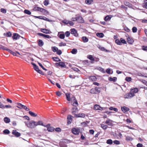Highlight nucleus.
I'll return each instance as SVG.
<instances>
[{
    "mask_svg": "<svg viewBox=\"0 0 147 147\" xmlns=\"http://www.w3.org/2000/svg\"><path fill=\"white\" fill-rule=\"evenodd\" d=\"M25 123L26 125L28 128H33L35 127V121H34L32 120L29 122H25Z\"/></svg>",
    "mask_w": 147,
    "mask_h": 147,
    "instance_id": "1",
    "label": "nucleus"
},
{
    "mask_svg": "<svg viewBox=\"0 0 147 147\" xmlns=\"http://www.w3.org/2000/svg\"><path fill=\"white\" fill-rule=\"evenodd\" d=\"M55 65L57 67H66L65 63L62 62L56 63Z\"/></svg>",
    "mask_w": 147,
    "mask_h": 147,
    "instance_id": "2",
    "label": "nucleus"
},
{
    "mask_svg": "<svg viewBox=\"0 0 147 147\" xmlns=\"http://www.w3.org/2000/svg\"><path fill=\"white\" fill-rule=\"evenodd\" d=\"M78 108L77 107H74L72 109V113L73 115H75V117L76 115H77L76 113L78 112Z\"/></svg>",
    "mask_w": 147,
    "mask_h": 147,
    "instance_id": "3",
    "label": "nucleus"
},
{
    "mask_svg": "<svg viewBox=\"0 0 147 147\" xmlns=\"http://www.w3.org/2000/svg\"><path fill=\"white\" fill-rule=\"evenodd\" d=\"M71 33L74 34L76 37H77L78 35L77 31L74 28L71 29Z\"/></svg>",
    "mask_w": 147,
    "mask_h": 147,
    "instance_id": "4",
    "label": "nucleus"
},
{
    "mask_svg": "<svg viewBox=\"0 0 147 147\" xmlns=\"http://www.w3.org/2000/svg\"><path fill=\"white\" fill-rule=\"evenodd\" d=\"M134 96V95H133L131 92H130L129 93H127L125 94L124 96V98H129Z\"/></svg>",
    "mask_w": 147,
    "mask_h": 147,
    "instance_id": "5",
    "label": "nucleus"
},
{
    "mask_svg": "<svg viewBox=\"0 0 147 147\" xmlns=\"http://www.w3.org/2000/svg\"><path fill=\"white\" fill-rule=\"evenodd\" d=\"M36 10H37L38 11H41V12L44 13H47V11L45 9L40 8L39 7H37L36 9Z\"/></svg>",
    "mask_w": 147,
    "mask_h": 147,
    "instance_id": "6",
    "label": "nucleus"
},
{
    "mask_svg": "<svg viewBox=\"0 0 147 147\" xmlns=\"http://www.w3.org/2000/svg\"><path fill=\"white\" fill-rule=\"evenodd\" d=\"M77 21L79 23H84V20L83 18L81 16L77 17Z\"/></svg>",
    "mask_w": 147,
    "mask_h": 147,
    "instance_id": "7",
    "label": "nucleus"
},
{
    "mask_svg": "<svg viewBox=\"0 0 147 147\" xmlns=\"http://www.w3.org/2000/svg\"><path fill=\"white\" fill-rule=\"evenodd\" d=\"M72 105L75 107L77 106L78 105V104L77 100L76 99L75 97H74L73 100L72 101Z\"/></svg>",
    "mask_w": 147,
    "mask_h": 147,
    "instance_id": "8",
    "label": "nucleus"
},
{
    "mask_svg": "<svg viewBox=\"0 0 147 147\" xmlns=\"http://www.w3.org/2000/svg\"><path fill=\"white\" fill-rule=\"evenodd\" d=\"M138 89L137 88H135L132 89L131 90L130 92L131 94L134 95V96H135V94L138 92Z\"/></svg>",
    "mask_w": 147,
    "mask_h": 147,
    "instance_id": "9",
    "label": "nucleus"
},
{
    "mask_svg": "<svg viewBox=\"0 0 147 147\" xmlns=\"http://www.w3.org/2000/svg\"><path fill=\"white\" fill-rule=\"evenodd\" d=\"M94 108L95 110H100L102 111L103 110V108L98 105H95L94 106Z\"/></svg>",
    "mask_w": 147,
    "mask_h": 147,
    "instance_id": "10",
    "label": "nucleus"
},
{
    "mask_svg": "<svg viewBox=\"0 0 147 147\" xmlns=\"http://www.w3.org/2000/svg\"><path fill=\"white\" fill-rule=\"evenodd\" d=\"M49 125L48 124L46 126V127H47V130L49 131L52 132L54 131L55 128L53 127H49Z\"/></svg>",
    "mask_w": 147,
    "mask_h": 147,
    "instance_id": "11",
    "label": "nucleus"
},
{
    "mask_svg": "<svg viewBox=\"0 0 147 147\" xmlns=\"http://www.w3.org/2000/svg\"><path fill=\"white\" fill-rule=\"evenodd\" d=\"M72 133L75 135L78 134L79 133L78 130L75 128H73L71 129Z\"/></svg>",
    "mask_w": 147,
    "mask_h": 147,
    "instance_id": "12",
    "label": "nucleus"
},
{
    "mask_svg": "<svg viewBox=\"0 0 147 147\" xmlns=\"http://www.w3.org/2000/svg\"><path fill=\"white\" fill-rule=\"evenodd\" d=\"M113 121L111 120L108 119H107L105 121V123L107 124L108 125L112 126L113 125Z\"/></svg>",
    "mask_w": 147,
    "mask_h": 147,
    "instance_id": "13",
    "label": "nucleus"
},
{
    "mask_svg": "<svg viewBox=\"0 0 147 147\" xmlns=\"http://www.w3.org/2000/svg\"><path fill=\"white\" fill-rule=\"evenodd\" d=\"M85 116V115L83 113H79L76 115L75 117L84 118Z\"/></svg>",
    "mask_w": 147,
    "mask_h": 147,
    "instance_id": "14",
    "label": "nucleus"
},
{
    "mask_svg": "<svg viewBox=\"0 0 147 147\" xmlns=\"http://www.w3.org/2000/svg\"><path fill=\"white\" fill-rule=\"evenodd\" d=\"M72 116L71 115H68L67 117V123L70 124L72 121Z\"/></svg>",
    "mask_w": 147,
    "mask_h": 147,
    "instance_id": "15",
    "label": "nucleus"
},
{
    "mask_svg": "<svg viewBox=\"0 0 147 147\" xmlns=\"http://www.w3.org/2000/svg\"><path fill=\"white\" fill-rule=\"evenodd\" d=\"M38 125H42L43 126H45V125H43V122L41 121H39L37 122H35V127Z\"/></svg>",
    "mask_w": 147,
    "mask_h": 147,
    "instance_id": "16",
    "label": "nucleus"
},
{
    "mask_svg": "<svg viewBox=\"0 0 147 147\" xmlns=\"http://www.w3.org/2000/svg\"><path fill=\"white\" fill-rule=\"evenodd\" d=\"M62 32H58L57 36L58 37L61 39H64L65 38V36L64 34H60V33Z\"/></svg>",
    "mask_w": 147,
    "mask_h": 147,
    "instance_id": "17",
    "label": "nucleus"
},
{
    "mask_svg": "<svg viewBox=\"0 0 147 147\" xmlns=\"http://www.w3.org/2000/svg\"><path fill=\"white\" fill-rule=\"evenodd\" d=\"M40 31L45 34H49L50 33V30L46 29L41 28Z\"/></svg>",
    "mask_w": 147,
    "mask_h": 147,
    "instance_id": "18",
    "label": "nucleus"
},
{
    "mask_svg": "<svg viewBox=\"0 0 147 147\" xmlns=\"http://www.w3.org/2000/svg\"><path fill=\"white\" fill-rule=\"evenodd\" d=\"M121 109L125 113L129 110V109L125 107H121Z\"/></svg>",
    "mask_w": 147,
    "mask_h": 147,
    "instance_id": "19",
    "label": "nucleus"
},
{
    "mask_svg": "<svg viewBox=\"0 0 147 147\" xmlns=\"http://www.w3.org/2000/svg\"><path fill=\"white\" fill-rule=\"evenodd\" d=\"M90 80L94 82L96 81L97 80V78L95 76H91L89 77V78Z\"/></svg>",
    "mask_w": 147,
    "mask_h": 147,
    "instance_id": "20",
    "label": "nucleus"
},
{
    "mask_svg": "<svg viewBox=\"0 0 147 147\" xmlns=\"http://www.w3.org/2000/svg\"><path fill=\"white\" fill-rule=\"evenodd\" d=\"M18 37V34L16 33H14L13 34L12 38L13 40H16L17 39Z\"/></svg>",
    "mask_w": 147,
    "mask_h": 147,
    "instance_id": "21",
    "label": "nucleus"
},
{
    "mask_svg": "<svg viewBox=\"0 0 147 147\" xmlns=\"http://www.w3.org/2000/svg\"><path fill=\"white\" fill-rule=\"evenodd\" d=\"M4 121L7 123H9L10 121V119L8 117H6L4 118L3 119Z\"/></svg>",
    "mask_w": 147,
    "mask_h": 147,
    "instance_id": "22",
    "label": "nucleus"
},
{
    "mask_svg": "<svg viewBox=\"0 0 147 147\" xmlns=\"http://www.w3.org/2000/svg\"><path fill=\"white\" fill-rule=\"evenodd\" d=\"M12 134L15 135L16 137H18V132H17L15 130H13L12 132Z\"/></svg>",
    "mask_w": 147,
    "mask_h": 147,
    "instance_id": "23",
    "label": "nucleus"
},
{
    "mask_svg": "<svg viewBox=\"0 0 147 147\" xmlns=\"http://www.w3.org/2000/svg\"><path fill=\"white\" fill-rule=\"evenodd\" d=\"M127 40L128 43L130 44H132L134 42L133 40L129 37L127 38Z\"/></svg>",
    "mask_w": 147,
    "mask_h": 147,
    "instance_id": "24",
    "label": "nucleus"
},
{
    "mask_svg": "<svg viewBox=\"0 0 147 147\" xmlns=\"http://www.w3.org/2000/svg\"><path fill=\"white\" fill-rule=\"evenodd\" d=\"M37 18L49 21L48 19L45 16H40L37 17Z\"/></svg>",
    "mask_w": 147,
    "mask_h": 147,
    "instance_id": "25",
    "label": "nucleus"
},
{
    "mask_svg": "<svg viewBox=\"0 0 147 147\" xmlns=\"http://www.w3.org/2000/svg\"><path fill=\"white\" fill-rule=\"evenodd\" d=\"M108 80L109 81L115 82L117 80V78L116 77H114L113 78L109 77Z\"/></svg>",
    "mask_w": 147,
    "mask_h": 147,
    "instance_id": "26",
    "label": "nucleus"
},
{
    "mask_svg": "<svg viewBox=\"0 0 147 147\" xmlns=\"http://www.w3.org/2000/svg\"><path fill=\"white\" fill-rule=\"evenodd\" d=\"M4 35L7 37H10L11 36L12 34L10 32H8L7 33H4Z\"/></svg>",
    "mask_w": 147,
    "mask_h": 147,
    "instance_id": "27",
    "label": "nucleus"
},
{
    "mask_svg": "<svg viewBox=\"0 0 147 147\" xmlns=\"http://www.w3.org/2000/svg\"><path fill=\"white\" fill-rule=\"evenodd\" d=\"M38 43L39 46L40 47L44 45V43L41 40H39L38 41Z\"/></svg>",
    "mask_w": 147,
    "mask_h": 147,
    "instance_id": "28",
    "label": "nucleus"
},
{
    "mask_svg": "<svg viewBox=\"0 0 147 147\" xmlns=\"http://www.w3.org/2000/svg\"><path fill=\"white\" fill-rule=\"evenodd\" d=\"M96 94L100 93V92L101 88L96 87L95 88Z\"/></svg>",
    "mask_w": 147,
    "mask_h": 147,
    "instance_id": "29",
    "label": "nucleus"
},
{
    "mask_svg": "<svg viewBox=\"0 0 147 147\" xmlns=\"http://www.w3.org/2000/svg\"><path fill=\"white\" fill-rule=\"evenodd\" d=\"M82 40L84 42H88V39L86 36H83L82 38Z\"/></svg>",
    "mask_w": 147,
    "mask_h": 147,
    "instance_id": "30",
    "label": "nucleus"
},
{
    "mask_svg": "<svg viewBox=\"0 0 147 147\" xmlns=\"http://www.w3.org/2000/svg\"><path fill=\"white\" fill-rule=\"evenodd\" d=\"M29 113L33 117H36L37 116V114H36L32 112L31 111H29Z\"/></svg>",
    "mask_w": 147,
    "mask_h": 147,
    "instance_id": "31",
    "label": "nucleus"
},
{
    "mask_svg": "<svg viewBox=\"0 0 147 147\" xmlns=\"http://www.w3.org/2000/svg\"><path fill=\"white\" fill-rule=\"evenodd\" d=\"M65 95L66 97V98H67V100L69 101H70L71 99H70V94L68 93H67Z\"/></svg>",
    "mask_w": 147,
    "mask_h": 147,
    "instance_id": "32",
    "label": "nucleus"
},
{
    "mask_svg": "<svg viewBox=\"0 0 147 147\" xmlns=\"http://www.w3.org/2000/svg\"><path fill=\"white\" fill-rule=\"evenodd\" d=\"M51 49L52 51L54 52H57L58 49V48L56 47H52Z\"/></svg>",
    "mask_w": 147,
    "mask_h": 147,
    "instance_id": "33",
    "label": "nucleus"
},
{
    "mask_svg": "<svg viewBox=\"0 0 147 147\" xmlns=\"http://www.w3.org/2000/svg\"><path fill=\"white\" fill-rule=\"evenodd\" d=\"M96 35L97 36L100 38H102L104 36V34L102 33H98L96 34Z\"/></svg>",
    "mask_w": 147,
    "mask_h": 147,
    "instance_id": "34",
    "label": "nucleus"
},
{
    "mask_svg": "<svg viewBox=\"0 0 147 147\" xmlns=\"http://www.w3.org/2000/svg\"><path fill=\"white\" fill-rule=\"evenodd\" d=\"M93 2V0H86L85 3L88 5H90Z\"/></svg>",
    "mask_w": 147,
    "mask_h": 147,
    "instance_id": "35",
    "label": "nucleus"
},
{
    "mask_svg": "<svg viewBox=\"0 0 147 147\" xmlns=\"http://www.w3.org/2000/svg\"><path fill=\"white\" fill-rule=\"evenodd\" d=\"M77 52V50L76 49H74L72 50L71 53L73 54H76Z\"/></svg>",
    "mask_w": 147,
    "mask_h": 147,
    "instance_id": "36",
    "label": "nucleus"
},
{
    "mask_svg": "<svg viewBox=\"0 0 147 147\" xmlns=\"http://www.w3.org/2000/svg\"><path fill=\"white\" fill-rule=\"evenodd\" d=\"M90 93L92 94H96V90H95V88H94L90 90Z\"/></svg>",
    "mask_w": 147,
    "mask_h": 147,
    "instance_id": "37",
    "label": "nucleus"
},
{
    "mask_svg": "<svg viewBox=\"0 0 147 147\" xmlns=\"http://www.w3.org/2000/svg\"><path fill=\"white\" fill-rule=\"evenodd\" d=\"M24 13L30 15L31 14V12L29 10L25 9L24 11Z\"/></svg>",
    "mask_w": 147,
    "mask_h": 147,
    "instance_id": "38",
    "label": "nucleus"
},
{
    "mask_svg": "<svg viewBox=\"0 0 147 147\" xmlns=\"http://www.w3.org/2000/svg\"><path fill=\"white\" fill-rule=\"evenodd\" d=\"M101 127L104 129H105L107 128L108 126L107 125L103 124H101Z\"/></svg>",
    "mask_w": 147,
    "mask_h": 147,
    "instance_id": "39",
    "label": "nucleus"
},
{
    "mask_svg": "<svg viewBox=\"0 0 147 147\" xmlns=\"http://www.w3.org/2000/svg\"><path fill=\"white\" fill-rule=\"evenodd\" d=\"M88 58L91 61V62L92 63L94 59V58L92 57V56L91 55H89L88 56Z\"/></svg>",
    "mask_w": 147,
    "mask_h": 147,
    "instance_id": "40",
    "label": "nucleus"
},
{
    "mask_svg": "<svg viewBox=\"0 0 147 147\" xmlns=\"http://www.w3.org/2000/svg\"><path fill=\"white\" fill-rule=\"evenodd\" d=\"M53 59L56 61H61L60 59L57 57H53Z\"/></svg>",
    "mask_w": 147,
    "mask_h": 147,
    "instance_id": "41",
    "label": "nucleus"
},
{
    "mask_svg": "<svg viewBox=\"0 0 147 147\" xmlns=\"http://www.w3.org/2000/svg\"><path fill=\"white\" fill-rule=\"evenodd\" d=\"M106 143L108 144H113V141L111 139L108 140L106 142Z\"/></svg>",
    "mask_w": 147,
    "mask_h": 147,
    "instance_id": "42",
    "label": "nucleus"
},
{
    "mask_svg": "<svg viewBox=\"0 0 147 147\" xmlns=\"http://www.w3.org/2000/svg\"><path fill=\"white\" fill-rule=\"evenodd\" d=\"M115 43L117 44V45H121L122 44H121L120 40H119L118 39H116L115 40Z\"/></svg>",
    "mask_w": 147,
    "mask_h": 147,
    "instance_id": "43",
    "label": "nucleus"
},
{
    "mask_svg": "<svg viewBox=\"0 0 147 147\" xmlns=\"http://www.w3.org/2000/svg\"><path fill=\"white\" fill-rule=\"evenodd\" d=\"M3 133L4 134H8L10 133V131L8 129H5L3 130Z\"/></svg>",
    "mask_w": 147,
    "mask_h": 147,
    "instance_id": "44",
    "label": "nucleus"
},
{
    "mask_svg": "<svg viewBox=\"0 0 147 147\" xmlns=\"http://www.w3.org/2000/svg\"><path fill=\"white\" fill-rule=\"evenodd\" d=\"M126 139L127 141H132L133 140V138L129 136H126Z\"/></svg>",
    "mask_w": 147,
    "mask_h": 147,
    "instance_id": "45",
    "label": "nucleus"
},
{
    "mask_svg": "<svg viewBox=\"0 0 147 147\" xmlns=\"http://www.w3.org/2000/svg\"><path fill=\"white\" fill-rule=\"evenodd\" d=\"M99 58H96V57L94 58L93 60V61H92V63H94V61H96V62H98V61H99Z\"/></svg>",
    "mask_w": 147,
    "mask_h": 147,
    "instance_id": "46",
    "label": "nucleus"
},
{
    "mask_svg": "<svg viewBox=\"0 0 147 147\" xmlns=\"http://www.w3.org/2000/svg\"><path fill=\"white\" fill-rule=\"evenodd\" d=\"M111 19V18L109 16H107L105 17L104 20H105L107 21L110 20Z\"/></svg>",
    "mask_w": 147,
    "mask_h": 147,
    "instance_id": "47",
    "label": "nucleus"
},
{
    "mask_svg": "<svg viewBox=\"0 0 147 147\" xmlns=\"http://www.w3.org/2000/svg\"><path fill=\"white\" fill-rule=\"evenodd\" d=\"M25 106L22 105L21 104L19 103V109H24V107Z\"/></svg>",
    "mask_w": 147,
    "mask_h": 147,
    "instance_id": "48",
    "label": "nucleus"
},
{
    "mask_svg": "<svg viewBox=\"0 0 147 147\" xmlns=\"http://www.w3.org/2000/svg\"><path fill=\"white\" fill-rule=\"evenodd\" d=\"M144 6L145 8L147 9V0H144Z\"/></svg>",
    "mask_w": 147,
    "mask_h": 147,
    "instance_id": "49",
    "label": "nucleus"
},
{
    "mask_svg": "<svg viewBox=\"0 0 147 147\" xmlns=\"http://www.w3.org/2000/svg\"><path fill=\"white\" fill-rule=\"evenodd\" d=\"M2 50H6L8 52H9V51H10V50L9 49H7V48L4 46H3Z\"/></svg>",
    "mask_w": 147,
    "mask_h": 147,
    "instance_id": "50",
    "label": "nucleus"
},
{
    "mask_svg": "<svg viewBox=\"0 0 147 147\" xmlns=\"http://www.w3.org/2000/svg\"><path fill=\"white\" fill-rule=\"evenodd\" d=\"M120 40L121 43V44L122 43L123 44H126V41L125 40L122 38H121L120 39Z\"/></svg>",
    "mask_w": 147,
    "mask_h": 147,
    "instance_id": "51",
    "label": "nucleus"
},
{
    "mask_svg": "<svg viewBox=\"0 0 147 147\" xmlns=\"http://www.w3.org/2000/svg\"><path fill=\"white\" fill-rule=\"evenodd\" d=\"M111 69H110L108 68V69H106V72L107 74H112L113 72L111 73Z\"/></svg>",
    "mask_w": 147,
    "mask_h": 147,
    "instance_id": "52",
    "label": "nucleus"
},
{
    "mask_svg": "<svg viewBox=\"0 0 147 147\" xmlns=\"http://www.w3.org/2000/svg\"><path fill=\"white\" fill-rule=\"evenodd\" d=\"M44 5L45 6H47L49 4V1L48 0H45L43 2Z\"/></svg>",
    "mask_w": 147,
    "mask_h": 147,
    "instance_id": "53",
    "label": "nucleus"
},
{
    "mask_svg": "<svg viewBox=\"0 0 147 147\" xmlns=\"http://www.w3.org/2000/svg\"><path fill=\"white\" fill-rule=\"evenodd\" d=\"M9 52L10 53H11V54L13 55H14L15 56H17L16 54V53L13 52V51H11L10 50V51H9Z\"/></svg>",
    "mask_w": 147,
    "mask_h": 147,
    "instance_id": "54",
    "label": "nucleus"
},
{
    "mask_svg": "<svg viewBox=\"0 0 147 147\" xmlns=\"http://www.w3.org/2000/svg\"><path fill=\"white\" fill-rule=\"evenodd\" d=\"M1 11L3 13H5L6 12V10L5 9L1 8Z\"/></svg>",
    "mask_w": 147,
    "mask_h": 147,
    "instance_id": "55",
    "label": "nucleus"
},
{
    "mask_svg": "<svg viewBox=\"0 0 147 147\" xmlns=\"http://www.w3.org/2000/svg\"><path fill=\"white\" fill-rule=\"evenodd\" d=\"M66 45V44L65 43H63L62 42H60L59 43V46L60 47L62 46H65Z\"/></svg>",
    "mask_w": 147,
    "mask_h": 147,
    "instance_id": "56",
    "label": "nucleus"
},
{
    "mask_svg": "<svg viewBox=\"0 0 147 147\" xmlns=\"http://www.w3.org/2000/svg\"><path fill=\"white\" fill-rule=\"evenodd\" d=\"M132 30L133 32H137V28L136 27H134L132 28Z\"/></svg>",
    "mask_w": 147,
    "mask_h": 147,
    "instance_id": "57",
    "label": "nucleus"
},
{
    "mask_svg": "<svg viewBox=\"0 0 147 147\" xmlns=\"http://www.w3.org/2000/svg\"><path fill=\"white\" fill-rule=\"evenodd\" d=\"M125 80L127 82H130L131 81V77H127L125 78Z\"/></svg>",
    "mask_w": 147,
    "mask_h": 147,
    "instance_id": "58",
    "label": "nucleus"
},
{
    "mask_svg": "<svg viewBox=\"0 0 147 147\" xmlns=\"http://www.w3.org/2000/svg\"><path fill=\"white\" fill-rule=\"evenodd\" d=\"M113 143L114 144L118 145L120 144V142L119 141L117 140H115L113 141Z\"/></svg>",
    "mask_w": 147,
    "mask_h": 147,
    "instance_id": "59",
    "label": "nucleus"
},
{
    "mask_svg": "<svg viewBox=\"0 0 147 147\" xmlns=\"http://www.w3.org/2000/svg\"><path fill=\"white\" fill-rule=\"evenodd\" d=\"M38 65H39V66H40L43 70H45L46 71L47 70L44 67L42 66V64H41L40 63L38 62Z\"/></svg>",
    "mask_w": 147,
    "mask_h": 147,
    "instance_id": "60",
    "label": "nucleus"
},
{
    "mask_svg": "<svg viewBox=\"0 0 147 147\" xmlns=\"http://www.w3.org/2000/svg\"><path fill=\"white\" fill-rule=\"evenodd\" d=\"M56 52L57 54L59 55H60L62 54V52L60 50L58 49Z\"/></svg>",
    "mask_w": 147,
    "mask_h": 147,
    "instance_id": "61",
    "label": "nucleus"
},
{
    "mask_svg": "<svg viewBox=\"0 0 147 147\" xmlns=\"http://www.w3.org/2000/svg\"><path fill=\"white\" fill-rule=\"evenodd\" d=\"M70 32L69 31H67L65 32V35L67 37H68L70 35Z\"/></svg>",
    "mask_w": 147,
    "mask_h": 147,
    "instance_id": "62",
    "label": "nucleus"
},
{
    "mask_svg": "<svg viewBox=\"0 0 147 147\" xmlns=\"http://www.w3.org/2000/svg\"><path fill=\"white\" fill-rule=\"evenodd\" d=\"M18 44L17 43H16L15 44L14 46V48H16L17 50L18 49Z\"/></svg>",
    "mask_w": 147,
    "mask_h": 147,
    "instance_id": "63",
    "label": "nucleus"
},
{
    "mask_svg": "<svg viewBox=\"0 0 147 147\" xmlns=\"http://www.w3.org/2000/svg\"><path fill=\"white\" fill-rule=\"evenodd\" d=\"M142 49L144 51L147 50V46H143L142 47Z\"/></svg>",
    "mask_w": 147,
    "mask_h": 147,
    "instance_id": "64",
    "label": "nucleus"
}]
</instances>
